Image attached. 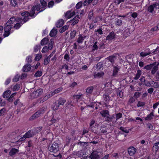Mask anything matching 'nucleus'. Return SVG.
Wrapping results in <instances>:
<instances>
[{
  "label": "nucleus",
  "mask_w": 159,
  "mask_h": 159,
  "mask_svg": "<svg viewBox=\"0 0 159 159\" xmlns=\"http://www.w3.org/2000/svg\"><path fill=\"white\" fill-rule=\"evenodd\" d=\"M53 40H41V44L42 45H48V47L46 46L43 48L42 52L44 53L47 52L48 49L51 50L53 46Z\"/></svg>",
  "instance_id": "1"
},
{
  "label": "nucleus",
  "mask_w": 159,
  "mask_h": 159,
  "mask_svg": "<svg viewBox=\"0 0 159 159\" xmlns=\"http://www.w3.org/2000/svg\"><path fill=\"white\" fill-rule=\"evenodd\" d=\"M159 65V63L157 64L156 62H155L152 64H151L147 65L144 67V68L148 70L151 69V73L153 75L158 70Z\"/></svg>",
  "instance_id": "2"
},
{
  "label": "nucleus",
  "mask_w": 159,
  "mask_h": 159,
  "mask_svg": "<svg viewBox=\"0 0 159 159\" xmlns=\"http://www.w3.org/2000/svg\"><path fill=\"white\" fill-rule=\"evenodd\" d=\"M102 150L101 148L93 150L90 156L91 159H99L102 153Z\"/></svg>",
  "instance_id": "3"
},
{
  "label": "nucleus",
  "mask_w": 159,
  "mask_h": 159,
  "mask_svg": "<svg viewBox=\"0 0 159 159\" xmlns=\"http://www.w3.org/2000/svg\"><path fill=\"white\" fill-rule=\"evenodd\" d=\"M45 108L42 107L37 111L34 114L31 116L29 118V120H33L43 115L45 112Z\"/></svg>",
  "instance_id": "4"
},
{
  "label": "nucleus",
  "mask_w": 159,
  "mask_h": 159,
  "mask_svg": "<svg viewBox=\"0 0 159 159\" xmlns=\"http://www.w3.org/2000/svg\"><path fill=\"white\" fill-rule=\"evenodd\" d=\"M100 114L102 117L106 118L107 121H111L113 119V116H110L109 111L107 110H103L100 112Z\"/></svg>",
  "instance_id": "5"
},
{
  "label": "nucleus",
  "mask_w": 159,
  "mask_h": 159,
  "mask_svg": "<svg viewBox=\"0 0 159 159\" xmlns=\"http://www.w3.org/2000/svg\"><path fill=\"white\" fill-rule=\"evenodd\" d=\"M35 134V131L31 130H29L23 136V137L20 139V141L24 140L26 138H29L32 137Z\"/></svg>",
  "instance_id": "6"
},
{
  "label": "nucleus",
  "mask_w": 159,
  "mask_h": 159,
  "mask_svg": "<svg viewBox=\"0 0 159 159\" xmlns=\"http://www.w3.org/2000/svg\"><path fill=\"white\" fill-rule=\"evenodd\" d=\"M59 146L58 144L55 142H54L52 145H49L48 149L51 152H55L58 151Z\"/></svg>",
  "instance_id": "7"
},
{
  "label": "nucleus",
  "mask_w": 159,
  "mask_h": 159,
  "mask_svg": "<svg viewBox=\"0 0 159 159\" xmlns=\"http://www.w3.org/2000/svg\"><path fill=\"white\" fill-rule=\"evenodd\" d=\"M21 15L22 16L25 17L23 19L21 18L22 21H20V23L21 24H23L24 23L28 21L29 20V18L28 17L30 16V13L27 11H25L21 13Z\"/></svg>",
  "instance_id": "8"
},
{
  "label": "nucleus",
  "mask_w": 159,
  "mask_h": 159,
  "mask_svg": "<svg viewBox=\"0 0 159 159\" xmlns=\"http://www.w3.org/2000/svg\"><path fill=\"white\" fill-rule=\"evenodd\" d=\"M43 92L42 89H39L33 92L31 94V98H36L42 94Z\"/></svg>",
  "instance_id": "9"
},
{
  "label": "nucleus",
  "mask_w": 159,
  "mask_h": 159,
  "mask_svg": "<svg viewBox=\"0 0 159 159\" xmlns=\"http://www.w3.org/2000/svg\"><path fill=\"white\" fill-rule=\"evenodd\" d=\"M11 28V26L9 24H6V26L4 28L5 33L3 34V36L5 37L8 36L10 34L9 31Z\"/></svg>",
  "instance_id": "10"
},
{
  "label": "nucleus",
  "mask_w": 159,
  "mask_h": 159,
  "mask_svg": "<svg viewBox=\"0 0 159 159\" xmlns=\"http://www.w3.org/2000/svg\"><path fill=\"white\" fill-rule=\"evenodd\" d=\"M158 48H156L155 49H153L151 51V52H141L140 53V55L141 57H145L146 56L149 55L151 54H155L157 51Z\"/></svg>",
  "instance_id": "11"
},
{
  "label": "nucleus",
  "mask_w": 159,
  "mask_h": 159,
  "mask_svg": "<svg viewBox=\"0 0 159 159\" xmlns=\"http://www.w3.org/2000/svg\"><path fill=\"white\" fill-rule=\"evenodd\" d=\"M136 149L134 147H130L128 149L129 155L130 156H133L136 152Z\"/></svg>",
  "instance_id": "12"
},
{
  "label": "nucleus",
  "mask_w": 159,
  "mask_h": 159,
  "mask_svg": "<svg viewBox=\"0 0 159 159\" xmlns=\"http://www.w3.org/2000/svg\"><path fill=\"white\" fill-rule=\"evenodd\" d=\"M80 18L79 15H77L75 17L69 21V22L71 24L72 26L77 24L79 22V19Z\"/></svg>",
  "instance_id": "13"
},
{
  "label": "nucleus",
  "mask_w": 159,
  "mask_h": 159,
  "mask_svg": "<svg viewBox=\"0 0 159 159\" xmlns=\"http://www.w3.org/2000/svg\"><path fill=\"white\" fill-rule=\"evenodd\" d=\"M40 3L41 5L42 6L41 8V10L37 13H36V15H37V14H38L39 12H42L45 9V7L47 6V3L44 0H40Z\"/></svg>",
  "instance_id": "14"
},
{
  "label": "nucleus",
  "mask_w": 159,
  "mask_h": 159,
  "mask_svg": "<svg viewBox=\"0 0 159 159\" xmlns=\"http://www.w3.org/2000/svg\"><path fill=\"white\" fill-rule=\"evenodd\" d=\"M107 59L109 60V61L112 63L113 65V64H114L115 61L116 59V56L115 55H113L107 57Z\"/></svg>",
  "instance_id": "15"
},
{
  "label": "nucleus",
  "mask_w": 159,
  "mask_h": 159,
  "mask_svg": "<svg viewBox=\"0 0 159 159\" xmlns=\"http://www.w3.org/2000/svg\"><path fill=\"white\" fill-rule=\"evenodd\" d=\"M75 14L74 11L71 12L70 11H67L65 14V17L67 18H70L74 16Z\"/></svg>",
  "instance_id": "16"
},
{
  "label": "nucleus",
  "mask_w": 159,
  "mask_h": 159,
  "mask_svg": "<svg viewBox=\"0 0 159 159\" xmlns=\"http://www.w3.org/2000/svg\"><path fill=\"white\" fill-rule=\"evenodd\" d=\"M115 38V34L114 32L112 31L110 33L106 38V40H112Z\"/></svg>",
  "instance_id": "17"
},
{
  "label": "nucleus",
  "mask_w": 159,
  "mask_h": 159,
  "mask_svg": "<svg viewBox=\"0 0 159 159\" xmlns=\"http://www.w3.org/2000/svg\"><path fill=\"white\" fill-rule=\"evenodd\" d=\"M31 67V66L30 64H27L23 66L22 70L23 71L27 72L30 71Z\"/></svg>",
  "instance_id": "18"
},
{
  "label": "nucleus",
  "mask_w": 159,
  "mask_h": 159,
  "mask_svg": "<svg viewBox=\"0 0 159 159\" xmlns=\"http://www.w3.org/2000/svg\"><path fill=\"white\" fill-rule=\"evenodd\" d=\"M16 21L18 22H20V23H17L15 25L14 27L16 29H18L22 25L20 23V21H22V20H21V18H20V17H18Z\"/></svg>",
  "instance_id": "19"
},
{
  "label": "nucleus",
  "mask_w": 159,
  "mask_h": 159,
  "mask_svg": "<svg viewBox=\"0 0 159 159\" xmlns=\"http://www.w3.org/2000/svg\"><path fill=\"white\" fill-rule=\"evenodd\" d=\"M19 152V150L18 149L15 148H12L9 152V155L11 156L15 155L16 153Z\"/></svg>",
  "instance_id": "20"
},
{
  "label": "nucleus",
  "mask_w": 159,
  "mask_h": 159,
  "mask_svg": "<svg viewBox=\"0 0 159 159\" xmlns=\"http://www.w3.org/2000/svg\"><path fill=\"white\" fill-rule=\"evenodd\" d=\"M159 149V141L154 143L153 146L152 150L153 152H157Z\"/></svg>",
  "instance_id": "21"
},
{
  "label": "nucleus",
  "mask_w": 159,
  "mask_h": 159,
  "mask_svg": "<svg viewBox=\"0 0 159 159\" xmlns=\"http://www.w3.org/2000/svg\"><path fill=\"white\" fill-rule=\"evenodd\" d=\"M154 116V115L152 111L147 116L145 117V120H150L153 119Z\"/></svg>",
  "instance_id": "22"
},
{
  "label": "nucleus",
  "mask_w": 159,
  "mask_h": 159,
  "mask_svg": "<svg viewBox=\"0 0 159 159\" xmlns=\"http://www.w3.org/2000/svg\"><path fill=\"white\" fill-rule=\"evenodd\" d=\"M104 74L103 72H100L98 73H95L94 74V76L95 78H100L102 77Z\"/></svg>",
  "instance_id": "23"
},
{
  "label": "nucleus",
  "mask_w": 159,
  "mask_h": 159,
  "mask_svg": "<svg viewBox=\"0 0 159 159\" xmlns=\"http://www.w3.org/2000/svg\"><path fill=\"white\" fill-rule=\"evenodd\" d=\"M57 31L56 29L53 28L51 30L49 35L51 37H55L57 34Z\"/></svg>",
  "instance_id": "24"
},
{
  "label": "nucleus",
  "mask_w": 159,
  "mask_h": 159,
  "mask_svg": "<svg viewBox=\"0 0 159 159\" xmlns=\"http://www.w3.org/2000/svg\"><path fill=\"white\" fill-rule=\"evenodd\" d=\"M57 102L58 106L63 105L66 102V100L62 98H60L58 100Z\"/></svg>",
  "instance_id": "25"
},
{
  "label": "nucleus",
  "mask_w": 159,
  "mask_h": 159,
  "mask_svg": "<svg viewBox=\"0 0 159 159\" xmlns=\"http://www.w3.org/2000/svg\"><path fill=\"white\" fill-rule=\"evenodd\" d=\"M64 23V21L63 20H59L56 23V26L58 28L60 27L63 25Z\"/></svg>",
  "instance_id": "26"
},
{
  "label": "nucleus",
  "mask_w": 159,
  "mask_h": 159,
  "mask_svg": "<svg viewBox=\"0 0 159 159\" xmlns=\"http://www.w3.org/2000/svg\"><path fill=\"white\" fill-rule=\"evenodd\" d=\"M11 93V92L10 90H7L3 93L2 96L4 98H7L9 96Z\"/></svg>",
  "instance_id": "27"
},
{
  "label": "nucleus",
  "mask_w": 159,
  "mask_h": 159,
  "mask_svg": "<svg viewBox=\"0 0 159 159\" xmlns=\"http://www.w3.org/2000/svg\"><path fill=\"white\" fill-rule=\"evenodd\" d=\"M141 72H142L141 70H138L137 71L136 75L134 78V79L136 80H138L140 77L141 75Z\"/></svg>",
  "instance_id": "28"
},
{
  "label": "nucleus",
  "mask_w": 159,
  "mask_h": 159,
  "mask_svg": "<svg viewBox=\"0 0 159 159\" xmlns=\"http://www.w3.org/2000/svg\"><path fill=\"white\" fill-rule=\"evenodd\" d=\"M20 88L19 84H16L15 85H12L11 88L13 90V91L18 90Z\"/></svg>",
  "instance_id": "29"
},
{
  "label": "nucleus",
  "mask_w": 159,
  "mask_h": 159,
  "mask_svg": "<svg viewBox=\"0 0 159 159\" xmlns=\"http://www.w3.org/2000/svg\"><path fill=\"white\" fill-rule=\"evenodd\" d=\"M113 66L114 68L113 69V75L114 76H115L116 75L118 71L119 70V68L116 66Z\"/></svg>",
  "instance_id": "30"
},
{
  "label": "nucleus",
  "mask_w": 159,
  "mask_h": 159,
  "mask_svg": "<svg viewBox=\"0 0 159 159\" xmlns=\"http://www.w3.org/2000/svg\"><path fill=\"white\" fill-rule=\"evenodd\" d=\"M16 20L15 17H11L8 21L7 23V24H13Z\"/></svg>",
  "instance_id": "31"
},
{
  "label": "nucleus",
  "mask_w": 159,
  "mask_h": 159,
  "mask_svg": "<svg viewBox=\"0 0 159 159\" xmlns=\"http://www.w3.org/2000/svg\"><path fill=\"white\" fill-rule=\"evenodd\" d=\"M154 7L153 5V4L149 6L148 8V11L150 13H152L153 11H154Z\"/></svg>",
  "instance_id": "32"
},
{
  "label": "nucleus",
  "mask_w": 159,
  "mask_h": 159,
  "mask_svg": "<svg viewBox=\"0 0 159 159\" xmlns=\"http://www.w3.org/2000/svg\"><path fill=\"white\" fill-rule=\"evenodd\" d=\"M103 98L105 101L107 102L110 100V98L108 93H105L103 95Z\"/></svg>",
  "instance_id": "33"
},
{
  "label": "nucleus",
  "mask_w": 159,
  "mask_h": 159,
  "mask_svg": "<svg viewBox=\"0 0 159 159\" xmlns=\"http://www.w3.org/2000/svg\"><path fill=\"white\" fill-rule=\"evenodd\" d=\"M69 28V25H65L61 28L60 30V32L61 33L64 32L66 30H67Z\"/></svg>",
  "instance_id": "34"
},
{
  "label": "nucleus",
  "mask_w": 159,
  "mask_h": 159,
  "mask_svg": "<svg viewBox=\"0 0 159 159\" xmlns=\"http://www.w3.org/2000/svg\"><path fill=\"white\" fill-rule=\"evenodd\" d=\"M42 75V73L41 70H38L37 71L34 75L35 77H36L41 76Z\"/></svg>",
  "instance_id": "35"
},
{
  "label": "nucleus",
  "mask_w": 159,
  "mask_h": 159,
  "mask_svg": "<svg viewBox=\"0 0 159 159\" xmlns=\"http://www.w3.org/2000/svg\"><path fill=\"white\" fill-rule=\"evenodd\" d=\"M93 86H90L88 87L86 89V92L88 94L91 93L93 91Z\"/></svg>",
  "instance_id": "36"
},
{
  "label": "nucleus",
  "mask_w": 159,
  "mask_h": 159,
  "mask_svg": "<svg viewBox=\"0 0 159 159\" xmlns=\"http://www.w3.org/2000/svg\"><path fill=\"white\" fill-rule=\"evenodd\" d=\"M152 84H153L152 86L154 88H159V83L158 82H155L153 81H152Z\"/></svg>",
  "instance_id": "37"
},
{
  "label": "nucleus",
  "mask_w": 159,
  "mask_h": 159,
  "mask_svg": "<svg viewBox=\"0 0 159 159\" xmlns=\"http://www.w3.org/2000/svg\"><path fill=\"white\" fill-rule=\"evenodd\" d=\"M95 122V121L93 120H91V121L90 122L89 125H90V127L89 128L92 131H93V125H94Z\"/></svg>",
  "instance_id": "38"
},
{
  "label": "nucleus",
  "mask_w": 159,
  "mask_h": 159,
  "mask_svg": "<svg viewBox=\"0 0 159 159\" xmlns=\"http://www.w3.org/2000/svg\"><path fill=\"white\" fill-rule=\"evenodd\" d=\"M48 99V98L47 97L46 95L45 96L43 97V98H41L40 99L39 103H42L43 102L47 100Z\"/></svg>",
  "instance_id": "39"
},
{
  "label": "nucleus",
  "mask_w": 159,
  "mask_h": 159,
  "mask_svg": "<svg viewBox=\"0 0 159 159\" xmlns=\"http://www.w3.org/2000/svg\"><path fill=\"white\" fill-rule=\"evenodd\" d=\"M152 82L150 83L148 81L145 80V81H144L143 84L146 86L150 87L152 86Z\"/></svg>",
  "instance_id": "40"
},
{
  "label": "nucleus",
  "mask_w": 159,
  "mask_h": 159,
  "mask_svg": "<svg viewBox=\"0 0 159 159\" xmlns=\"http://www.w3.org/2000/svg\"><path fill=\"white\" fill-rule=\"evenodd\" d=\"M82 95V94L74 95L73 96V97L74 99H76V100L77 101L79 99H80Z\"/></svg>",
  "instance_id": "41"
},
{
  "label": "nucleus",
  "mask_w": 159,
  "mask_h": 159,
  "mask_svg": "<svg viewBox=\"0 0 159 159\" xmlns=\"http://www.w3.org/2000/svg\"><path fill=\"white\" fill-rule=\"evenodd\" d=\"M120 129L122 131L124 132L128 133L129 132V131L128 129H127L126 128H125L121 126L120 128Z\"/></svg>",
  "instance_id": "42"
},
{
  "label": "nucleus",
  "mask_w": 159,
  "mask_h": 159,
  "mask_svg": "<svg viewBox=\"0 0 159 159\" xmlns=\"http://www.w3.org/2000/svg\"><path fill=\"white\" fill-rule=\"evenodd\" d=\"M140 82L139 83V85H141L142 84H143L144 83V81H145V77L144 76H142L141 78L139 79Z\"/></svg>",
  "instance_id": "43"
},
{
  "label": "nucleus",
  "mask_w": 159,
  "mask_h": 159,
  "mask_svg": "<svg viewBox=\"0 0 159 159\" xmlns=\"http://www.w3.org/2000/svg\"><path fill=\"white\" fill-rule=\"evenodd\" d=\"M33 8H34V9L37 11H39L41 8V6L39 4H38L36 5H35L33 6Z\"/></svg>",
  "instance_id": "44"
},
{
  "label": "nucleus",
  "mask_w": 159,
  "mask_h": 159,
  "mask_svg": "<svg viewBox=\"0 0 159 159\" xmlns=\"http://www.w3.org/2000/svg\"><path fill=\"white\" fill-rule=\"evenodd\" d=\"M43 128L41 126H40L39 127H38L35 128L34 130V131H35V134L40 132L42 129Z\"/></svg>",
  "instance_id": "45"
},
{
  "label": "nucleus",
  "mask_w": 159,
  "mask_h": 159,
  "mask_svg": "<svg viewBox=\"0 0 159 159\" xmlns=\"http://www.w3.org/2000/svg\"><path fill=\"white\" fill-rule=\"evenodd\" d=\"M62 88H60L57 89H55L53 91V92L54 95L55 94L57 93L60 92H61L62 90Z\"/></svg>",
  "instance_id": "46"
},
{
  "label": "nucleus",
  "mask_w": 159,
  "mask_h": 159,
  "mask_svg": "<svg viewBox=\"0 0 159 159\" xmlns=\"http://www.w3.org/2000/svg\"><path fill=\"white\" fill-rule=\"evenodd\" d=\"M42 57V55L41 54H37L35 58V59L36 61H38Z\"/></svg>",
  "instance_id": "47"
},
{
  "label": "nucleus",
  "mask_w": 159,
  "mask_h": 159,
  "mask_svg": "<svg viewBox=\"0 0 159 159\" xmlns=\"http://www.w3.org/2000/svg\"><path fill=\"white\" fill-rule=\"evenodd\" d=\"M16 93H12L10 97L8 98V100L10 102H12L13 101V97L16 94Z\"/></svg>",
  "instance_id": "48"
},
{
  "label": "nucleus",
  "mask_w": 159,
  "mask_h": 159,
  "mask_svg": "<svg viewBox=\"0 0 159 159\" xmlns=\"http://www.w3.org/2000/svg\"><path fill=\"white\" fill-rule=\"evenodd\" d=\"M20 76L18 74L16 75L13 79V81L14 82H17L19 80Z\"/></svg>",
  "instance_id": "49"
},
{
  "label": "nucleus",
  "mask_w": 159,
  "mask_h": 159,
  "mask_svg": "<svg viewBox=\"0 0 159 159\" xmlns=\"http://www.w3.org/2000/svg\"><path fill=\"white\" fill-rule=\"evenodd\" d=\"M76 32L75 30H73L71 32L70 34V37L71 39H73L75 37Z\"/></svg>",
  "instance_id": "50"
},
{
  "label": "nucleus",
  "mask_w": 159,
  "mask_h": 159,
  "mask_svg": "<svg viewBox=\"0 0 159 159\" xmlns=\"http://www.w3.org/2000/svg\"><path fill=\"white\" fill-rule=\"evenodd\" d=\"M116 24L118 26H120L122 24V21L120 19H117L116 22Z\"/></svg>",
  "instance_id": "51"
},
{
  "label": "nucleus",
  "mask_w": 159,
  "mask_h": 159,
  "mask_svg": "<svg viewBox=\"0 0 159 159\" xmlns=\"http://www.w3.org/2000/svg\"><path fill=\"white\" fill-rule=\"evenodd\" d=\"M32 57L29 56H28L26 57V60L27 62L29 63H30L31 62V61H32Z\"/></svg>",
  "instance_id": "52"
},
{
  "label": "nucleus",
  "mask_w": 159,
  "mask_h": 159,
  "mask_svg": "<svg viewBox=\"0 0 159 159\" xmlns=\"http://www.w3.org/2000/svg\"><path fill=\"white\" fill-rule=\"evenodd\" d=\"M93 1V0H86L83 3L84 5H87L88 4L91 3Z\"/></svg>",
  "instance_id": "53"
},
{
  "label": "nucleus",
  "mask_w": 159,
  "mask_h": 159,
  "mask_svg": "<svg viewBox=\"0 0 159 159\" xmlns=\"http://www.w3.org/2000/svg\"><path fill=\"white\" fill-rule=\"evenodd\" d=\"M35 10L34 9V8L32 7L31 8V11H30V16L32 17L35 14Z\"/></svg>",
  "instance_id": "54"
},
{
  "label": "nucleus",
  "mask_w": 159,
  "mask_h": 159,
  "mask_svg": "<svg viewBox=\"0 0 159 159\" xmlns=\"http://www.w3.org/2000/svg\"><path fill=\"white\" fill-rule=\"evenodd\" d=\"M135 101V100L134 99L133 97H131L129 99V100L128 102V104H132Z\"/></svg>",
  "instance_id": "55"
},
{
  "label": "nucleus",
  "mask_w": 159,
  "mask_h": 159,
  "mask_svg": "<svg viewBox=\"0 0 159 159\" xmlns=\"http://www.w3.org/2000/svg\"><path fill=\"white\" fill-rule=\"evenodd\" d=\"M159 30V23L157 25L155 26L154 27L151 29V31H155Z\"/></svg>",
  "instance_id": "56"
},
{
  "label": "nucleus",
  "mask_w": 159,
  "mask_h": 159,
  "mask_svg": "<svg viewBox=\"0 0 159 159\" xmlns=\"http://www.w3.org/2000/svg\"><path fill=\"white\" fill-rule=\"evenodd\" d=\"M82 2H78L76 5L75 7L77 9H79L80 8L82 5Z\"/></svg>",
  "instance_id": "57"
},
{
  "label": "nucleus",
  "mask_w": 159,
  "mask_h": 159,
  "mask_svg": "<svg viewBox=\"0 0 159 159\" xmlns=\"http://www.w3.org/2000/svg\"><path fill=\"white\" fill-rule=\"evenodd\" d=\"M140 94L141 93H140L138 92H136L135 93L134 95V97L135 98H137L139 97Z\"/></svg>",
  "instance_id": "58"
},
{
  "label": "nucleus",
  "mask_w": 159,
  "mask_h": 159,
  "mask_svg": "<svg viewBox=\"0 0 159 159\" xmlns=\"http://www.w3.org/2000/svg\"><path fill=\"white\" fill-rule=\"evenodd\" d=\"M51 121L52 124L57 123L58 122V119H55L54 117H53L51 120Z\"/></svg>",
  "instance_id": "59"
},
{
  "label": "nucleus",
  "mask_w": 159,
  "mask_h": 159,
  "mask_svg": "<svg viewBox=\"0 0 159 159\" xmlns=\"http://www.w3.org/2000/svg\"><path fill=\"white\" fill-rule=\"evenodd\" d=\"M49 59L47 57H45L44 60V64L45 65H47L49 62Z\"/></svg>",
  "instance_id": "60"
},
{
  "label": "nucleus",
  "mask_w": 159,
  "mask_h": 159,
  "mask_svg": "<svg viewBox=\"0 0 159 159\" xmlns=\"http://www.w3.org/2000/svg\"><path fill=\"white\" fill-rule=\"evenodd\" d=\"M54 95L53 91H51V92L48 93L46 95L47 97L48 98V99Z\"/></svg>",
  "instance_id": "61"
},
{
  "label": "nucleus",
  "mask_w": 159,
  "mask_h": 159,
  "mask_svg": "<svg viewBox=\"0 0 159 159\" xmlns=\"http://www.w3.org/2000/svg\"><path fill=\"white\" fill-rule=\"evenodd\" d=\"M145 105V103L144 102L139 101L138 103L137 106L138 107H143Z\"/></svg>",
  "instance_id": "62"
},
{
  "label": "nucleus",
  "mask_w": 159,
  "mask_h": 159,
  "mask_svg": "<svg viewBox=\"0 0 159 159\" xmlns=\"http://www.w3.org/2000/svg\"><path fill=\"white\" fill-rule=\"evenodd\" d=\"M54 4V2L53 1H51L49 2L48 4V7L49 8L52 7Z\"/></svg>",
  "instance_id": "63"
},
{
  "label": "nucleus",
  "mask_w": 159,
  "mask_h": 159,
  "mask_svg": "<svg viewBox=\"0 0 159 159\" xmlns=\"http://www.w3.org/2000/svg\"><path fill=\"white\" fill-rule=\"evenodd\" d=\"M154 7L156 9H159V2L153 4Z\"/></svg>",
  "instance_id": "64"
}]
</instances>
